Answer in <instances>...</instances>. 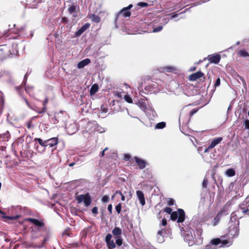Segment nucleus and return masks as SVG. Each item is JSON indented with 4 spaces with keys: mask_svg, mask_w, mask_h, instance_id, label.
Wrapping results in <instances>:
<instances>
[{
    "mask_svg": "<svg viewBox=\"0 0 249 249\" xmlns=\"http://www.w3.org/2000/svg\"><path fill=\"white\" fill-rule=\"evenodd\" d=\"M48 101V99L46 98L43 103V106H44L43 108L41 110H36V112L38 114H41V113H44L47 111V107H46V104H47Z\"/></svg>",
    "mask_w": 249,
    "mask_h": 249,
    "instance_id": "nucleus-24",
    "label": "nucleus"
},
{
    "mask_svg": "<svg viewBox=\"0 0 249 249\" xmlns=\"http://www.w3.org/2000/svg\"><path fill=\"white\" fill-rule=\"evenodd\" d=\"M138 5L141 7H144L148 6V4L146 2H141L138 3Z\"/></svg>",
    "mask_w": 249,
    "mask_h": 249,
    "instance_id": "nucleus-49",
    "label": "nucleus"
},
{
    "mask_svg": "<svg viewBox=\"0 0 249 249\" xmlns=\"http://www.w3.org/2000/svg\"><path fill=\"white\" fill-rule=\"evenodd\" d=\"M232 242L231 240H221L219 238L213 239L209 245L206 246L207 249H215L217 248V246L220 245L219 247H229L232 244Z\"/></svg>",
    "mask_w": 249,
    "mask_h": 249,
    "instance_id": "nucleus-3",
    "label": "nucleus"
},
{
    "mask_svg": "<svg viewBox=\"0 0 249 249\" xmlns=\"http://www.w3.org/2000/svg\"><path fill=\"white\" fill-rule=\"evenodd\" d=\"M76 199L78 203L83 202L86 207L89 206L91 202V197L89 194L78 195L76 196Z\"/></svg>",
    "mask_w": 249,
    "mask_h": 249,
    "instance_id": "nucleus-5",
    "label": "nucleus"
},
{
    "mask_svg": "<svg viewBox=\"0 0 249 249\" xmlns=\"http://www.w3.org/2000/svg\"><path fill=\"white\" fill-rule=\"evenodd\" d=\"M122 193L121 191L117 190L115 192V195H116L117 194H119L120 195H122Z\"/></svg>",
    "mask_w": 249,
    "mask_h": 249,
    "instance_id": "nucleus-61",
    "label": "nucleus"
},
{
    "mask_svg": "<svg viewBox=\"0 0 249 249\" xmlns=\"http://www.w3.org/2000/svg\"><path fill=\"white\" fill-rule=\"evenodd\" d=\"M76 6L74 5H72L71 6L68 8L69 13L71 14H72L76 10Z\"/></svg>",
    "mask_w": 249,
    "mask_h": 249,
    "instance_id": "nucleus-37",
    "label": "nucleus"
},
{
    "mask_svg": "<svg viewBox=\"0 0 249 249\" xmlns=\"http://www.w3.org/2000/svg\"><path fill=\"white\" fill-rule=\"evenodd\" d=\"M66 129L68 134L72 135L77 130V127L75 123L70 124L66 125Z\"/></svg>",
    "mask_w": 249,
    "mask_h": 249,
    "instance_id": "nucleus-12",
    "label": "nucleus"
},
{
    "mask_svg": "<svg viewBox=\"0 0 249 249\" xmlns=\"http://www.w3.org/2000/svg\"><path fill=\"white\" fill-rule=\"evenodd\" d=\"M102 201L104 203L107 202L109 201V196H104L102 198Z\"/></svg>",
    "mask_w": 249,
    "mask_h": 249,
    "instance_id": "nucleus-42",
    "label": "nucleus"
},
{
    "mask_svg": "<svg viewBox=\"0 0 249 249\" xmlns=\"http://www.w3.org/2000/svg\"><path fill=\"white\" fill-rule=\"evenodd\" d=\"M108 148L107 147L105 148L104 149V150H103V151H102L101 152V153H100V156H101L102 157H104V155H105V151H107V150H108Z\"/></svg>",
    "mask_w": 249,
    "mask_h": 249,
    "instance_id": "nucleus-54",
    "label": "nucleus"
},
{
    "mask_svg": "<svg viewBox=\"0 0 249 249\" xmlns=\"http://www.w3.org/2000/svg\"><path fill=\"white\" fill-rule=\"evenodd\" d=\"M0 51L3 52L4 55L9 57L17 55L18 53L17 45H13L12 50L10 49V46L7 45H2L0 47Z\"/></svg>",
    "mask_w": 249,
    "mask_h": 249,
    "instance_id": "nucleus-4",
    "label": "nucleus"
},
{
    "mask_svg": "<svg viewBox=\"0 0 249 249\" xmlns=\"http://www.w3.org/2000/svg\"><path fill=\"white\" fill-rule=\"evenodd\" d=\"M136 195L138 199L142 206H144L145 204V198L143 192L141 191L138 190L136 191Z\"/></svg>",
    "mask_w": 249,
    "mask_h": 249,
    "instance_id": "nucleus-16",
    "label": "nucleus"
},
{
    "mask_svg": "<svg viewBox=\"0 0 249 249\" xmlns=\"http://www.w3.org/2000/svg\"><path fill=\"white\" fill-rule=\"evenodd\" d=\"M124 99L125 101L129 103H132L133 102V100L128 95H125L124 96Z\"/></svg>",
    "mask_w": 249,
    "mask_h": 249,
    "instance_id": "nucleus-38",
    "label": "nucleus"
},
{
    "mask_svg": "<svg viewBox=\"0 0 249 249\" xmlns=\"http://www.w3.org/2000/svg\"><path fill=\"white\" fill-rule=\"evenodd\" d=\"M162 29V26H159L153 29V32L156 33L160 31Z\"/></svg>",
    "mask_w": 249,
    "mask_h": 249,
    "instance_id": "nucleus-40",
    "label": "nucleus"
},
{
    "mask_svg": "<svg viewBox=\"0 0 249 249\" xmlns=\"http://www.w3.org/2000/svg\"><path fill=\"white\" fill-rule=\"evenodd\" d=\"M220 79L219 78H218L216 80L214 86L215 87H216L219 86L220 85Z\"/></svg>",
    "mask_w": 249,
    "mask_h": 249,
    "instance_id": "nucleus-51",
    "label": "nucleus"
},
{
    "mask_svg": "<svg viewBox=\"0 0 249 249\" xmlns=\"http://www.w3.org/2000/svg\"><path fill=\"white\" fill-rule=\"evenodd\" d=\"M208 181L207 179L204 178L203 179V182H202V187L203 188H206L207 187V185L208 184Z\"/></svg>",
    "mask_w": 249,
    "mask_h": 249,
    "instance_id": "nucleus-45",
    "label": "nucleus"
},
{
    "mask_svg": "<svg viewBox=\"0 0 249 249\" xmlns=\"http://www.w3.org/2000/svg\"><path fill=\"white\" fill-rule=\"evenodd\" d=\"M238 54L240 56L243 57L249 56V54L247 52L245 51H244V50L240 51L238 53Z\"/></svg>",
    "mask_w": 249,
    "mask_h": 249,
    "instance_id": "nucleus-36",
    "label": "nucleus"
},
{
    "mask_svg": "<svg viewBox=\"0 0 249 249\" xmlns=\"http://www.w3.org/2000/svg\"><path fill=\"white\" fill-rule=\"evenodd\" d=\"M145 90L151 93H157L160 90L158 84L154 81H150L145 87Z\"/></svg>",
    "mask_w": 249,
    "mask_h": 249,
    "instance_id": "nucleus-6",
    "label": "nucleus"
},
{
    "mask_svg": "<svg viewBox=\"0 0 249 249\" xmlns=\"http://www.w3.org/2000/svg\"><path fill=\"white\" fill-rule=\"evenodd\" d=\"M10 137V134L8 131L0 135V142H8Z\"/></svg>",
    "mask_w": 249,
    "mask_h": 249,
    "instance_id": "nucleus-18",
    "label": "nucleus"
},
{
    "mask_svg": "<svg viewBox=\"0 0 249 249\" xmlns=\"http://www.w3.org/2000/svg\"><path fill=\"white\" fill-rule=\"evenodd\" d=\"M172 209L171 208L168 207L165 208L164 209V211L165 212L167 213L168 214H170L172 213Z\"/></svg>",
    "mask_w": 249,
    "mask_h": 249,
    "instance_id": "nucleus-43",
    "label": "nucleus"
},
{
    "mask_svg": "<svg viewBox=\"0 0 249 249\" xmlns=\"http://www.w3.org/2000/svg\"><path fill=\"white\" fill-rule=\"evenodd\" d=\"M227 234L231 238L237 237L239 233V221L234 213H232L231 214Z\"/></svg>",
    "mask_w": 249,
    "mask_h": 249,
    "instance_id": "nucleus-2",
    "label": "nucleus"
},
{
    "mask_svg": "<svg viewBox=\"0 0 249 249\" xmlns=\"http://www.w3.org/2000/svg\"><path fill=\"white\" fill-rule=\"evenodd\" d=\"M98 85L96 84L93 85L90 89V95H93L98 91Z\"/></svg>",
    "mask_w": 249,
    "mask_h": 249,
    "instance_id": "nucleus-27",
    "label": "nucleus"
},
{
    "mask_svg": "<svg viewBox=\"0 0 249 249\" xmlns=\"http://www.w3.org/2000/svg\"><path fill=\"white\" fill-rule=\"evenodd\" d=\"M49 240V237L48 236H46L45 237V238L44 239V241H43V244L44 245L45 244V243L46 242V241H48Z\"/></svg>",
    "mask_w": 249,
    "mask_h": 249,
    "instance_id": "nucleus-60",
    "label": "nucleus"
},
{
    "mask_svg": "<svg viewBox=\"0 0 249 249\" xmlns=\"http://www.w3.org/2000/svg\"><path fill=\"white\" fill-rule=\"evenodd\" d=\"M166 126V124L164 122L158 123L155 126V129H162Z\"/></svg>",
    "mask_w": 249,
    "mask_h": 249,
    "instance_id": "nucleus-31",
    "label": "nucleus"
},
{
    "mask_svg": "<svg viewBox=\"0 0 249 249\" xmlns=\"http://www.w3.org/2000/svg\"><path fill=\"white\" fill-rule=\"evenodd\" d=\"M136 162L138 164L139 168L141 169H143L146 166V162L145 160L135 157L134 158Z\"/></svg>",
    "mask_w": 249,
    "mask_h": 249,
    "instance_id": "nucleus-17",
    "label": "nucleus"
},
{
    "mask_svg": "<svg viewBox=\"0 0 249 249\" xmlns=\"http://www.w3.org/2000/svg\"><path fill=\"white\" fill-rule=\"evenodd\" d=\"M90 18L92 21L95 23H99L101 20L100 17L95 15H92V16L90 17Z\"/></svg>",
    "mask_w": 249,
    "mask_h": 249,
    "instance_id": "nucleus-32",
    "label": "nucleus"
},
{
    "mask_svg": "<svg viewBox=\"0 0 249 249\" xmlns=\"http://www.w3.org/2000/svg\"><path fill=\"white\" fill-rule=\"evenodd\" d=\"M130 158V156L129 155H126L125 156V159L126 160H129Z\"/></svg>",
    "mask_w": 249,
    "mask_h": 249,
    "instance_id": "nucleus-64",
    "label": "nucleus"
},
{
    "mask_svg": "<svg viewBox=\"0 0 249 249\" xmlns=\"http://www.w3.org/2000/svg\"><path fill=\"white\" fill-rule=\"evenodd\" d=\"M178 14H175V15H173V16H171V17L170 19H173V18H175L177 17H178Z\"/></svg>",
    "mask_w": 249,
    "mask_h": 249,
    "instance_id": "nucleus-63",
    "label": "nucleus"
},
{
    "mask_svg": "<svg viewBox=\"0 0 249 249\" xmlns=\"http://www.w3.org/2000/svg\"><path fill=\"white\" fill-rule=\"evenodd\" d=\"M124 194L125 195V196L123 193L122 194V195H120L121 196V200L123 201L125 200V197L127 196V195H126L127 193L125 192Z\"/></svg>",
    "mask_w": 249,
    "mask_h": 249,
    "instance_id": "nucleus-52",
    "label": "nucleus"
},
{
    "mask_svg": "<svg viewBox=\"0 0 249 249\" xmlns=\"http://www.w3.org/2000/svg\"><path fill=\"white\" fill-rule=\"evenodd\" d=\"M237 77L238 78H239V79L240 80H241V81H242V84H243L244 85H246V82H245V80L244 78L243 77H242V76H240V75H238V74H237Z\"/></svg>",
    "mask_w": 249,
    "mask_h": 249,
    "instance_id": "nucleus-47",
    "label": "nucleus"
},
{
    "mask_svg": "<svg viewBox=\"0 0 249 249\" xmlns=\"http://www.w3.org/2000/svg\"><path fill=\"white\" fill-rule=\"evenodd\" d=\"M112 235L110 233L107 234L106 236V242L108 249H113L115 247V244L113 240H111Z\"/></svg>",
    "mask_w": 249,
    "mask_h": 249,
    "instance_id": "nucleus-9",
    "label": "nucleus"
},
{
    "mask_svg": "<svg viewBox=\"0 0 249 249\" xmlns=\"http://www.w3.org/2000/svg\"><path fill=\"white\" fill-rule=\"evenodd\" d=\"M198 227H200V228L202 229L201 226H200V225H197V226H196V228H195V227H194V228H195V230H196V231H195H195H194V229H192V228H191V227H189V229H188V230H187V231L186 230V229H187V227H185V229L184 228V230H185V231H190V230H191V231H192V233L193 235L194 236L195 234L196 235H197V231H196V228H197Z\"/></svg>",
    "mask_w": 249,
    "mask_h": 249,
    "instance_id": "nucleus-30",
    "label": "nucleus"
},
{
    "mask_svg": "<svg viewBox=\"0 0 249 249\" xmlns=\"http://www.w3.org/2000/svg\"><path fill=\"white\" fill-rule=\"evenodd\" d=\"M121 208L122 206L121 203H119L117 206H116L115 209L118 213H121Z\"/></svg>",
    "mask_w": 249,
    "mask_h": 249,
    "instance_id": "nucleus-39",
    "label": "nucleus"
},
{
    "mask_svg": "<svg viewBox=\"0 0 249 249\" xmlns=\"http://www.w3.org/2000/svg\"><path fill=\"white\" fill-rule=\"evenodd\" d=\"M164 70L167 72H172L177 70L175 67L172 66H167L164 68Z\"/></svg>",
    "mask_w": 249,
    "mask_h": 249,
    "instance_id": "nucleus-34",
    "label": "nucleus"
},
{
    "mask_svg": "<svg viewBox=\"0 0 249 249\" xmlns=\"http://www.w3.org/2000/svg\"><path fill=\"white\" fill-rule=\"evenodd\" d=\"M210 149H212V148H209V146L207 148H206L205 149V150H204V152H205V153H207V152H208L209 150Z\"/></svg>",
    "mask_w": 249,
    "mask_h": 249,
    "instance_id": "nucleus-62",
    "label": "nucleus"
},
{
    "mask_svg": "<svg viewBox=\"0 0 249 249\" xmlns=\"http://www.w3.org/2000/svg\"><path fill=\"white\" fill-rule=\"evenodd\" d=\"M35 147L37 151V152L40 153H43L45 150L44 147L41 146L40 145H39V144H37V143L35 144Z\"/></svg>",
    "mask_w": 249,
    "mask_h": 249,
    "instance_id": "nucleus-29",
    "label": "nucleus"
},
{
    "mask_svg": "<svg viewBox=\"0 0 249 249\" xmlns=\"http://www.w3.org/2000/svg\"><path fill=\"white\" fill-rule=\"evenodd\" d=\"M242 212L244 213H247L248 212H249V209L246 208H242Z\"/></svg>",
    "mask_w": 249,
    "mask_h": 249,
    "instance_id": "nucleus-55",
    "label": "nucleus"
},
{
    "mask_svg": "<svg viewBox=\"0 0 249 249\" xmlns=\"http://www.w3.org/2000/svg\"><path fill=\"white\" fill-rule=\"evenodd\" d=\"M27 221L31 223H32L35 226H37L38 228H44V223L41 221L32 218H28Z\"/></svg>",
    "mask_w": 249,
    "mask_h": 249,
    "instance_id": "nucleus-13",
    "label": "nucleus"
},
{
    "mask_svg": "<svg viewBox=\"0 0 249 249\" xmlns=\"http://www.w3.org/2000/svg\"><path fill=\"white\" fill-rule=\"evenodd\" d=\"M132 4H129L127 7H124L121 10L118 14L116 17V19L120 16H122L126 18L129 17L131 13L129 11V9L132 7Z\"/></svg>",
    "mask_w": 249,
    "mask_h": 249,
    "instance_id": "nucleus-8",
    "label": "nucleus"
},
{
    "mask_svg": "<svg viewBox=\"0 0 249 249\" xmlns=\"http://www.w3.org/2000/svg\"><path fill=\"white\" fill-rule=\"evenodd\" d=\"M226 175L229 177H231L235 175V171L233 169L230 168L226 171Z\"/></svg>",
    "mask_w": 249,
    "mask_h": 249,
    "instance_id": "nucleus-26",
    "label": "nucleus"
},
{
    "mask_svg": "<svg viewBox=\"0 0 249 249\" xmlns=\"http://www.w3.org/2000/svg\"><path fill=\"white\" fill-rule=\"evenodd\" d=\"M16 89H17V90L18 91V93L20 94H21V87L20 86H19V87H16Z\"/></svg>",
    "mask_w": 249,
    "mask_h": 249,
    "instance_id": "nucleus-56",
    "label": "nucleus"
},
{
    "mask_svg": "<svg viewBox=\"0 0 249 249\" xmlns=\"http://www.w3.org/2000/svg\"><path fill=\"white\" fill-rule=\"evenodd\" d=\"M116 243L119 246H120L121 245H122V239H121V238H117L116 240Z\"/></svg>",
    "mask_w": 249,
    "mask_h": 249,
    "instance_id": "nucleus-46",
    "label": "nucleus"
},
{
    "mask_svg": "<svg viewBox=\"0 0 249 249\" xmlns=\"http://www.w3.org/2000/svg\"><path fill=\"white\" fill-rule=\"evenodd\" d=\"M90 26V24L87 23H85L84 25H83L77 31H76L75 33V36H79L82 35L83 33H84L88 28H89Z\"/></svg>",
    "mask_w": 249,
    "mask_h": 249,
    "instance_id": "nucleus-15",
    "label": "nucleus"
},
{
    "mask_svg": "<svg viewBox=\"0 0 249 249\" xmlns=\"http://www.w3.org/2000/svg\"><path fill=\"white\" fill-rule=\"evenodd\" d=\"M158 231H160L161 234H163L164 237H167V235L170 233V231L169 229H166L165 228H161Z\"/></svg>",
    "mask_w": 249,
    "mask_h": 249,
    "instance_id": "nucleus-28",
    "label": "nucleus"
},
{
    "mask_svg": "<svg viewBox=\"0 0 249 249\" xmlns=\"http://www.w3.org/2000/svg\"><path fill=\"white\" fill-rule=\"evenodd\" d=\"M157 241L159 243H162L164 241V236L161 234L160 231H158L157 234Z\"/></svg>",
    "mask_w": 249,
    "mask_h": 249,
    "instance_id": "nucleus-22",
    "label": "nucleus"
},
{
    "mask_svg": "<svg viewBox=\"0 0 249 249\" xmlns=\"http://www.w3.org/2000/svg\"><path fill=\"white\" fill-rule=\"evenodd\" d=\"M26 92L29 94L30 96H33L32 90L33 89V87L32 86H27L25 88Z\"/></svg>",
    "mask_w": 249,
    "mask_h": 249,
    "instance_id": "nucleus-35",
    "label": "nucleus"
},
{
    "mask_svg": "<svg viewBox=\"0 0 249 249\" xmlns=\"http://www.w3.org/2000/svg\"><path fill=\"white\" fill-rule=\"evenodd\" d=\"M107 210L110 213H111L112 212V206L111 204H109L107 207Z\"/></svg>",
    "mask_w": 249,
    "mask_h": 249,
    "instance_id": "nucleus-53",
    "label": "nucleus"
},
{
    "mask_svg": "<svg viewBox=\"0 0 249 249\" xmlns=\"http://www.w3.org/2000/svg\"><path fill=\"white\" fill-rule=\"evenodd\" d=\"M196 111H197V110H194V109H193V110H191V111H190V115H191V116L193 115L195 113H196Z\"/></svg>",
    "mask_w": 249,
    "mask_h": 249,
    "instance_id": "nucleus-59",
    "label": "nucleus"
},
{
    "mask_svg": "<svg viewBox=\"0 0 249 249\" xmlns=\"http://www.w3.org/2000/svg\"><path fill=\"white\" fill-rule=\"evenodd\" d=\"M107 110L108 108L107 107H105L104 106H101V111L102 113H107Z\"/></svg>",
    "mask_w": 249,
    "mask_h": 249,
    "instance_id": "nucleus-44",
    "label": "nucleus"
},
{
    "mask_svg": "<svg viewBox=\"0 0 249 249\" xmlns=\"http://www.w3.org/2000/svg\"><path fill=\"white\" fill-rule=\"evenodd\" d=\"M204 74L201 71H197L193 73L189 76V79L191 81H194L202 77Z\"/></svg>",
    "mask_w": 249,
    "mask_h": 249,
    "instance_id": "nucleus-14",
    "label": "nucleus"
},
{
    "mask_svg": "<svg viewBox=\"0 0 249 249\" xmlns=\"http://www.w3.org/2000/svg\"><path fill=\"white\" fill-rule=\"evenodd\" d=\"M92 213L94 214H97L98 213V208L96 207H93L91 210Z\"/></svg>",
    "mask_w": 249,
    "mask_h": 249,
    "instance_id": "nucleus-48",
    "label": "nucleus"
},
{
    "mask_svg": "<svg viewBox=\"0 0 249 249\" xmlns=\"http://www.w3.org/2000/svg\"><path fill=\"white\" fill-rule=\"evenodd\" d=\"M175 203V200L172 198H169L167 201V204L169 206H172Z\"/></svg>",
    "mask_w": 249,
    "mask_h": 249,
    "instance_id": "nucleus-41",
    "label": "nucleus"
},
{
    "mask_svg": "<svg viewBox=\"0 0 249 249\" xmlns=\"http://www.w3.org/2000/svg\"><path fill=\"white\" fill-rule=\"evenodd\" d=\"M90 63V60L89 58H86L77 64V67L78 69L83 68L85 66L88 65Z\"/></svg>",
    "mask_w": 249,
    "mask_h": 249,
    "instance_id": "nucleus-19",
    "label": "nucleus"
},
{
    "mask_svg": "<svg viewBox=\"0 0 249 249\" xmlns=\"http://www.w3.org/2000/svg\"><path fill=\"white\" fill-rule=\"evenodd\" d=\"M135 103L143 111L146 109V98L142 97H137L134 99Z\"/></svg>",
    "mask_w": 249,
    "mask_h": 249,
    "instance_id": "nucleus-7",
    "label": "nucleus"
},
{
    "mask_svg": "<svg viewBox=\"0 0 249 249\" xmlns=\"http://www.w3.org/2000/svg\"><path fill=\"white\" fill-rule=\"evenodd\" d=\"M112 232L114 236H119L122 234V231L120 228L115 227L112 230Z\"/></svg>",
    "mask_w": 249,
    "mask_h": 249,
    "instance_id": "nucleus-23",
    "label": "nucleus"
},
{
    "mask_svg": "<svg viewBox=\"0 0 249 249\" xmlns=\"http://www.w3.org/2000/svg\"><path fill=\"white\" fill-rule=\"evenodd\" d=\"M34 141L37 142L38 144L40 145L41 146H42L45 148V149L48 146L47 140L43 141L41 138H35Z\"/></svg>",
    "mask_w": 249,
    "mask_h": 249,
    "instance_id": "nucleus-21",
    "label": "nucleus"
},
{
    "mask_svg": "<svg viewBox=\"0 0 249 249\" xmlns=\"http://www.w3.org/2000/svg\"><path fill=\"white\" fill-rule=\"evenodd\" d=\"M167 224V221L165 218H163L161 221V223L160 225V226L161 225L162 226H165Z\"/></svg>",
    "mask_w": 249,
    "mask_h": 249,
    "instance_id": "nucleus-50",
    "label": "nucleus"
},
{
    "mask_svg": "<svg viewBox=\"0 0 249 249\" xmlns=\"http://www.w3.org/2000/svg\"><path fill=\"white\" fill-rule=\"evenodd\" d=\"M27 105L29 107H30L31 109L34 110H35L36 111V110H37V109L33 108L31 105L30 104H29V103H27Z\"/></svg>",
    "mask_w": 249,
    "mask_h": 249,
    "instance_id": "nucleus-58",
    "label": "nucleus"
},
{
    "mask_svg": "<svg viewBox=\"0 0 249 249\" xmlns=\"http://www.w3.org/2000/svg\"><path fill=\"white\" fill-rule=\"evenodd\" d=\"M27 74L26 73L25 76H24V80L22 82V84L23 85H25L26 84V80H27Z\"/></svg>",
    "mask_w": 249,
    "mask_h": 249,
    "instance_id": "nucleus-57",
    "label": "nucleus"
},
{
    "mask_svg": "<svg viewBox=\"0 0 249 249\" xmlns=\"http://www.w3.org/2000/svg\"><path fill=\"white\" fill-rule=\"evenodd\" d=\"M208 59L210 63L217 64L219 62L221 57L219 54H211L208 56Z\"/></svg>",
    "mask_w": 249,
    "mask_h": 249,
    "instance_id": "nucleus-11",
    "label": "nucleus"
},
{
    "mask_svg": "<svg viewBox=\"0 0 249 249\" xmlns=\"http://www.w3.org/2000/svg\"><path fill=\"white\" fill-rule=\"evenodd\" d=\"M222 140V137H218L214 138L212 142L209 145V148H213L217 144L219 143Z\"/></svg>",
    "mask_w": 249,
    "mask_h": 249,
    "instance_id": "nucleus-20",
    "label": "nucleus"
},
{
    "mask_svg": "<svg viewBox=\"0 0 249 249\" xmlns=\"http://www.w3.org/2000/svg\"><path fill=\"white\" fill-rule=\"evenodd\" d=\"M47 146L49 147L52 148V151L54 150L56 148V145L58 142L57 138L53 137L51 139L47 140Z\"/></svg>",
    "mask_w": 249,
    "mask_h": 249,
    "instance_id": "nucleus-10",
    "label": "nucleus"
},
{
    "mask_svg": "<svg viewBox=\"0 0 249 249\" xmlns=\"http://www.w3.org/2000/svg\"><path fill=\"white\" fill-rule=\"evenodd\" d=\"M0 213L3 215V217H5L8 219L10 220H14V219H17L20 217V215L17 214L15 216H5L4 215H5V213H3L2 211L0 210Z\"/></svg>",
    "mask_w": 249,
    "mask_h": 249,
    "instance_id": "nucleus-25",
    "label": "nucleus"
},
{
    "mask_svg": "<svg viewBox=\"0 0 249 249\" xmlns=\"http://www.w3.org/2000/svg\"><path fill=\"white\" fill-rule=\"evenodd\" d=\"M171 219L173 221L177 220L178 223V227L182 231H183L184 236V240L188 243L189 246H192L194 244H200L202 242V238L201 235L203 232L202 229L200 227H198L196 230L197 231V235L195 234L194 236L193 235L191 230L185 231L184 227L181 226L180 223L185 220V214L183 210L178 209V212H173L170 214Z\"/></svg>",
    "mask_w": 249,
    "mask_h": 249,
    "instance_id": "nucleus-1",
    "label": "nucleus"
},
{
    "mask_svg": "<svg viewBox=\"0 0 249 249\" xmlns=\"http://www.w3.org/2000/svg\"><path fill=\"white\" fill-rule=\"evenodd\" d=\"M245 130H246L249 135V120L246 119L243 123Z\"/></svg>",
    "mask_w": 249,
    "mask_h": 249,
    "instance_id": "nucleus-33",
    "label": "nucleus"
}]
</instances>
